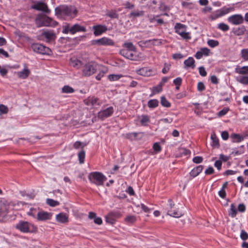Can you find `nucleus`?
<instances>
[{"instance_id": "nucleus-31", "label": "nucleus", "mask_w": 248, "mask_h": 248, "mask_svg": "<svg viewBox=\"0 0 248 248\" xmlns=\"http://www.w3.org/2000/svg\"><path fill=\"white\" fill-rule=\"evenodd\" d=\"M158 105V101L156 99H151L148 102V106L150 108H155Z\"/></svg>"}, {"instance_id": "nucleus-56", "label": "nucleus", "mask_w": 248, "mask_h": 248, "mask_svg": "<svg viewBox=\"0 0 248 248\" xmlns=\"http://www.w3.org/2000/svg\"><path fill=\"white\" fill-rule=\"evenodd\" d=\"M200 51L202 52V55L205 56H208L210 52V49L207 47L202 48Z\"/></svg>"}, {"instance_id": "nucleus-4", "label": "nucleus", "mask_w": 248, "mask_h": 248, "mask_svg": "<svg viewBox=\"0 0 248 248\" xmlns=\"http://www.w3.org/2000/svg\"><path fill=\"white\" fill-rule=\"evenodd\" d=\"M16 228L24 233L33 232L37 230V228L34 225L23 220L20 221L16 224Z\"/></svg>"}, {"instance_id": "nucleus-10", "label": "nucleus", "mask_w": 248, "mask_h": 248, "mask_svg": "<svg viewBox=\"0 0 248 248\" xmlns=\"http://www.w3.org/2000/svg\"><path fill=\"white\" fill-rule=\"evenodd\" d=\"M40 32L41 36L45 38L47 41L54 40L56 38V34L52 30L48 31L43 30L40 31Z\"/></svg>"}, {"instance_id": "nucleus-46", "label": "nucleus", "mask_w": 248, "mask_h": 248, "mask_svg": "<svg viewBox=\"0 0 248 248\" xmlns=\"http://www.w3.org/2000/svg\"><path fill=\"white\" fill-rule=\"evenodd\" d=\"M71 27L70 26L69 24L63 26L62 33L64 34H67L69 32L71 33Z\"/></svg>"}, {"instance_id": "nucleus-58", "label": "nucleus", "mask_w": 248, "mask_h": 248, "mask_svg": "<svg viewBox=\"0 0 248 248\" xmlns=\"http://www.w3.org/2000/svg\"><path fill=\"white\" fill-rule=\"evenodd\" d=\"M182 82V79L180 77L177 78L173 80V83L176 86H181Z\"/></svg>"}, {"instance_id": "nucleus-19", "label": "nucleus", "mask_w": 248, "mask_h": 248, "mask_svg": "<svg viewBox=\"0 0 248 248\" xmlns=\"http://www.w3.org/2000/svg\"><path fill=\"white\" fill-rule=\"evenodd\" d=\"M137 73L139 75L143 76H150L152 75V70L148 67H143L137 71Z\"/></svg>"}, {"instance_id": "nucleus-28", "label": "nucleus", "mask_w": 248, "mask_h": 248, "mask_svg": "<svg viewBox=\"0 0 248 248\" xmlns=\"http://www.w3.org/2000/svg\"><path fill=\"white\" fill-rule=\"evenodd\" d=\"M237 210L236 208L235 205L232 203L231 205V208L229 211V215L232 217H234L236 216Z\"/></svg>"}, {"instance_id": "nucleus-35", "label": "nucleus", "mask_w": 248, "mask_h": 248, "mask_svg": "<svg viewBox=\"0 0 248 248\" xmlns=\"http://www.w3.org/2000/svg\"><path fill=\"white\" fill-rule=\"evenodd\" d=\"M237 81L239 82L245 84H248V77L241 76L237 78Z\"/></svg>"}, {"instance_id": "nucleus-40", "label": "nucleus", "mask_w": 248, "mask_h": 248, "mask_svg": "<svg viewBox=\"0 0 248 248\" xmlns=\"http://www.w3.org/2000/svg\"><path fill=\"white\" fill-rule=\"evenodd\" d=\"M161 104L165 107L169 108L170 106V103L167 100L165 97H161Z\"/></svg>"}, {"instance_id": "nucleus-39", "label": "nucleus", "mask_w": 248, "mask_h": 248, "mask_svg": "<svg viewBox=\"0 0 248 248\" xmlns=\"http://www.w3.org/2000/svg\"><path fill=\"white\" fill-rule=\"evenodd\" d=\"M207 44L211 47H215L219 45V42L217 40L210 39L208 40Z\"/></svg>"}, {"instance_id": "nucleus-34", "label": "nucleus", "mask_w": 248, "mask_h": 248, "mask_svg": "<svg viewBox=\"0 0 248 248\" xmlns=\"http://www.w3.org/2000/svg\"><path fill=\"white\" fill-rule=\"evenodd\" d=\"M231 137L233 140H233V142L236 141V142H241V141H242L244 139V138L242 136H241L239 134H232Z\"/></svg>"}, {"instance_id": "nucleus-55", "label": "nucleus", "mask_w": 248, "mask_h": 248, "mask_svg": "<svg viewBox=\"0 0 248 248\" xmlns=\"http://www.w3.org/2000/svg\"><path fill=\"white\" fill-rule=\"evenodd\" d=\"M153 148L156 152H159L161 150V147L158 142L155 143L153 145Z\"/></svg>"}, {"instance_id": "nucleus-11", "label": "nucleus", "mask_w": 248, "mask_h": 248, "mask_svg": "<svg viewBox=\"0 0 248 248\" xmlns=\"http://www.w3.org/2000/svg\"><path fill=\"white\" fill-rule=\"evenodd\" d=\"M228 20L233 25H239L243 23L244 18L241 15L236 14L230 16Z\"/></svg>"}, {"instance_id": "nucleus-30", "label": "nucleus", "mask_w": 248, "mask_h": 248, "mask_svg": "<svg viewBox=\"0 0 248 248\" xmlns=\"http://www.w3.org/2000/svg\"><path fill=\"white\" fill-rule=\"evenodd\" d=\"M150 121V118L148 115H144L141 116L140 122L142 125L146 126Z\"/></svg>"}, {"instance_id": "nucleus-2", "label": "nucleus", "mask_w": 248, "mask_h": 248, "mask_svg": "<svg viewBox=\"0 0 248 248\" xmlns=\"http://www.w3.org/2000/svg\"><path fill=\"white\" fill-rule=\"evenodd\" d=\"M35 23L38 27L43 26H56L58 23L49 17L43 15H39L35 19Z\"/></svg>"}, {"instance_id": "nucleus-47", "label": "nucleus", "mask_w": 248, "mask_h": 248, "mask_svg": "<svg viewBox=\"0 0 248 248\" xmlns=\"http://www.w3.org/2000/svg\"><path fill=\"white\" fill-rule=\"evenodd\" d=\"M106 221L107 223L110 224H113L115 222V219L112 217H110L109 214L106 217Z\"/></svg>"}, {"instance_id": "nucleus-41", "label": "nucleus", "mask_w": 248, "mask_h": 248, "mask_svg": "<svg viewBox=\"0 0 248 248\" xmlns=\"http://www.w3.org/2000/svg\"><path fill=\"white\" fill-rule=\"evenodd\" d=\"M241 54L242 58L245 61H248V48L242 49Z\"/></svg>"}, {"instance_id": "nucleus-23", "label": "nucleus", "mask_w": 248, "mask_h": 248, "mask_svg": "<svg viewBox=\"0 0 248 248\" xmlns=\"http://www.w3.org/2000/svg\"><path fill=\"white\" fill-rule=\"evenodd\" d=\"M235 73L240 75H248V66H237L235 69Z\"/></svg>"}, {"instance_id": "nucleus-62", "label": "nucleus", "mask_w": 248, "mask_h": 248, "mask_svg": "<svg viewBox=\"0 0 248 248\" xmlns=\"http://www.w3.org/2000/svg\"><path fill=\"white\" fill-rule=\"evenodd\" d=\"M214 166L218 170H220L222 166V161L219 160H217L215 162Z\"/></svg>"}, {"instance_id": "nucleus-18", "label": "nucleus", "mask_w": 248, "mask_h": 248, "mask_svg": "<svg viewBox=\"0 0 248 248\" xmlns=\"http://www.w3.org/2000/svg\"><path fill=\"white\" fill-rule=\"evenodd\" d=\"M86 31L85 27L81 26L79 24H76L71 26V34H74L78 32H85Z\"/></svg>"}, {"instance_id": "nucleus-3", "label": "nucleus", "mask_w": 248, "mask_h": 248, "mask_svg": "<svg viewBox=\"0 0 248 248\" xmlns=\"http://www.w3.org/2000/svg\"><path fill=\"white\" fill-rule=\"evenodd\" d=\"M88 179L91 183L97 186H102L107 180V178L100 172H91L88 175Z\"/></svg>"}, {"instance_id": "nucleus-49", "label": "nucleus", "mask_w": 248, "mask_h": 248, "mask_svg": "<svg viewBox=\"0 0 248 248\" xmlns=\"http://www.w3.org/2000/svg\"><path fill=\"white\" fill-rule=\"evenodd\" d=\"M162 86L161 84H159L157 86L154 87L153 89V93H157L161 92L162 90Z\"/></svg>"}, {"instance_id": "nucleus-37", "label": "nucleus", "mask_w": 248, "mask_h": 248, "mask_svg": "<svg viewBox=\"0 0 248 248\" xmlns=\"http://www.w3.org/2000/svg\"><path fill=\"white\" fill-rule=\"evenodd\" d=\"M46 203L48 205H49V206H52V207H55V206H56L59 205V202H58L57 201H55L51 199H46Z\"/></svg>"}, {"instance_id": "nucleus-20", "label": "nucleus", "mask_w": 248, "mask_h": 248, "mask_svg": "<svg viewBox=\"0 0 248 248\" xmlns=\"http://www.w3.org/2000/svg\"><path fill=\"white\" fill-rule=\"evenodd\" d=\"M184 63L185 68L191 67L192 69H194L195 67V60L192 57H189L187 59L184 61Z\"/></svg>"}, {"instance_id": "nucleus-6", "label": "nucleus", "mask_w": 248, "mask_h": 248, "mask_svg": "<svg viewBox=\"0 0 248 248\" xmlns=\"http://www.w3.org/2000/svg\"><path fill=\"white\" fill-rule=\"evenodd\" d=\"M31 8L37 11H42L46 14L50 13V10L48 8L46 3L42 1H36L34 4L31 6Z\"/></svg>"}, {"instance_id": "nucleus-17", "label": "nucleus", "mask_w": 248, "mask_h": 248, "mask_svg": "<svg viewBox=\"0 0 248 248\" xmlns=\"http://www.w3.org/2000/svg\"><path fill=\"white\" fill-rule=\"evenodd\" d=\"M97 43L100 45L113 46L114 45V41L107 37H103L96 40Z\"/></svg>"}, {"instance_id": "nucleus-63", "label": "nucleus", "mask_w": 248, "mask_h": 248, "mask_svg": "<svg viewBox=\"0 0 248 248\" xmlns=\"http://www.w3.org/2000/svg\"><path fill=\"white\" fill-rule=\"evenodd\" d=\"M238 211L240 212H244L246 211V206L243 203L239 204L238 206Z\"/></svg>"}, {"instance_id": "nucleus-59", "label": "nucleus", "mask_w": 248, "mask_h": 248, "mask_svg": "<svg viewBox=\"0 0 248 248\" xmlns=\"http://www.w3.org/2000/svg\"><path fill=\"white\" fill-rule=\"evenodd\" d=\"M199 73L200 75L202 77H205L207 75L206 71L203 66H201L199 67Z\"/></svg>"}, {"instance_id": "nucleus-7", "label": "nucleus", "mask_w": 248, "mask_h": 248, "mask_svg": "<svg viewBox=\"0 0 248 248\" xmlns=\"http://www.w3.org/2000/svg\"><path fill=\"white\" fill-rule=\"evenodd\" d=\"M96 71V66L91 62L86 64L83 68L82 73L85 76H90L94 74Z\"/></svg>"}, {"instance_id": "nucleus-38", "label": "nucleus", "mask_w": 248, "mask_h": 248, "mask_svg": "<svg viewBox=\"0 0 248 248\" xmlns=\"http://www.w3.org/2000/svg\"><path fill=\"white\" fill-rule=\"evenodd\" d=\"M136 220V217L134 216H128L125 218V221L127 223H134Z\"/></svg>"}, {"instance_id": "nucleus-29", "label": "nucleus", "mask_w": 248, "mask_h": 248, "mask_svg": "<svg viewBox=\"0 0 248 248\" xmlns=\"http://www.w3.org/2000/svg\"><path fill=\"white\" fill-rule=\"evenodd\" d=\"M70 64L73 66L76 67L77 68H79L81 66V61L78 60L76 58H72L70 60Z\"/></svg>"}, {"instance_id": "nucleus-33", "label": "nucleus", "mask_w": 248, "mask_h": 248, "mask_svg": "<svg viewBox=\"0 0 248 248\" xmlns=\"http://www.w3.org/2000/svg\"><path fill=\"white\" fill-rule=\"evenodd\" d=\"M85 157V152L84 150H82L78 154V158L79 162L80 164H83L84 162Z\"/></svg>"}, {"instance_id": "nucleus-45", "label": "nucleus", "mask_w": 248, "mask_h": 248, "mask_svg": "<svg viewBox=\"0 0 248 248\" xmlns=\"http://www.w3.org/2000/svg\"><path fill=\"white\" fill-rule=\"evenodd\" d=\"M179 34L183 39L186 40H189L191 38L190 34L188 32H186V31H183L180 32Z\"/></svg>"}, {"instance_id": "nucleus-24", "label": "nucleus", "mask_w": 248, "mask_h": 248, "mask_svg": "<svg viewBox=\"0 0 248 248\" xmlns=\"http://www.w3.org/2000/svg\"><path fill=\"white\" fill-rule=\"evenodd\" d=\"M230 12V8L224 7L220 10L217 11V17H220L228 14Z\"/></svg>"}, {"instance_id": "nucleus-44", "label": "nucleus", "mask_w": 248, "mask_h": 248, "mask_svg": "<svg viewBox=\"0 0 248 248\" xmlns=\"http://www.w3.org/2000/svg\"><path fill=\"white\" fill-rule=\"evenodd\" d=\"M106 15L111 18H118V15L117 14V13L115 11H108Z\"/></svg>"}, {"instance_id": "nucleus-60", "label": "nucleus", "mask_w": 248, "mask_h": 248, "mask_svg": "<svg viewBox=\"0 0 248 248\" xmlns=\"http://www.w3.org/2000/svg\"><path fill=\"white\" fill-rule=\"evenodd\" d=\"M198 90L200 92H202L205 90V86L203 82H199L197 86Z\"/></svg>"}, {"instance_id": "nucleus-26", "label": "nucleus", "mask_w": 248, "mask_h": 248, "mask_svg": "<svg viewBox=\"0 0 248 248\" xmlns=\"http://www.w3.org/2000/svg\"><path fill=\"white\" fill-rule=\"evenodd\" d=\"M211 139L212 140V146L213 147H218L219 145V140L216 134L214 132L212 133Z\"/></svg>"}, {"instance_id": "nucleus-61", "label": "nucleus", "mask_w": 248, "mask_h": 248, "mask_svg": "<svg viewBox=\"0 0 248 248\" xmlns=\"http://www.w3.org/2000/svg\"><path fill=\"white\" fill-rule=\"evenodd\" d=\"M138 135V133L136 132H133L131 133L127 134V138L130 139V140H134L136 139Z\"/></svg>"}, {"instance_id": "nucleus-14", "label": "nucleus", "mask_w": 248, "mask_h": 248, "mask_svg": "<svg viewBox=\"0 0 248 248\" xmlns=\"http://www.w3.org/2000/svg\"><path fill=\"white\" fill-rule=\"evenodd\" d=\"M52 214L45 211H40L37 214V219L39 221H46L51 218Z\"/></svg>"}, {"instance_id": "nucleus-21", "label": "nucleus", "mask_w": 248, "mask_h": 248, "mask_svg": "<svg viewBox=\"0 0 248 248\" xmlns=\"http://www.w3.org/2000/svg\"><path fill=\"white\" fill-rule=\"evenodd\" d=\"M203 166L202 165H199L194 168L190 172V175L195 177L198 176L202 170Z\"/></svg>"}, {"instance_id": "nucleus-64", "label": "nucleus", "mask_w": 248, "mask_h": 248, "mask_svg": "<svg viewBox=\"0 0 248 248\" xmlns=\"http://www.w3.org/2000/svg\"><path fill=\"white\" fill-rule=\"evenodd\" d=\"M214 173V170L213 167H209L208 169H207L205 171V173L206 175L212 174Z\"/></svg>"}, {"instance_id": "nucleus-52", "label": "nucleus", "mask_w": 248, "mask_h": 248, "mask_svg": "<svg viewBox=\"0 0 248 248\" xmlns=\"http://www.w3.org/2000/svg\"><path fill=\"white\" fill-rule=\"evenodd\" d=\"M192 3L191 2H188L186 1H183L182 2V5L183 7L187 9H190L192 8Z\"/></svg>"}, {"instance_id": "nucleus-36", "label": "nucleus", "mask_w": 248, "mask_h": 248, "mask_svg": "<svg viewBox=\"0 0 248 248\" xmlns=\"http://www.w3.org/2000/svg\"><path fill=\"white\" fill-rule=\"evenodd\" d=\"M124 46L125 47L124 49H128L129 50H132L135 51L136 48L133 44L131 42L125 43L124 44Z\"/></svg>"}, {"instance_id": "nucleus-9", "label": "nucleus", "mask_w": 248, "mask_h": 248, "mask_svg": "<svg viewBox=\"0 0 248 248\" xmlns=\"http://www.w3.org/2000/svg\"><path fill=\"white\" fill-rule=\"evenodd\" d=\"M114 112V109L112 107H109L106 109L101 110L98 113L97 117L101 120L111 116Z\"/></svg>"}, {"instance_id": "nucleus-54", "label": "nucleus", "mask_w": 248, "mask_h": 248, "mask_svg": "<svg viewBox=\"0 0 248 248\" xmlns=\"http://www.w3.org/2000/svg\"><path fill=\"white\" fill-rule=\"evenodd\" d=\"M110 217H112L115 219L121 216V214L118 212H112L108 214Z\"/></svg>"}, {"instance_id": "nucleus-12", "label": "nucleus", "mask_w": 248, "mask_h": 248, "mask_svg": "<svg viewBox=\"0 0 248 248\" xmlns=\"http://www.w3.org/2000/svg\"><path fill=\"white\" fill-rule=\"evenodd\" d=\"M88 106H92L93 108L100 106L102 102L98 98L95 97H89L85 102Z\"/></svg>"}, {"instance_id": "nucleus-48", "label": "nucleus", "mask_w": 248, "mask_h": 248, "mask_svg": "<svg viewBox=\"0 0 248 248\" xmlns=\"http://www.w3.org/2000/svg\"><path fill=\"white\" fill-rule=\"evenodd\" d=\"M121 76L119 75H110L108 76V79L110 81H116L118 80L120 78Z\"/></svg>"}, {"instance_id": "nucleus-53", "label": "nucleus", "mask_w": 248, "mask_h": 248, "mask_svg": "<svg viewBox=\"0 0 248 248\" xmlns=\"http://www.w3.org/2000/svg\"><path fill=\"white\" fill-rule=\"evenodd\" d=\"M203 161V158L202 156H197L193 158V162L195 163H201Z\"/></svg>"}, {"instance_id": "nucleus-42", "label": "nucleus", "mask_w": 248, "mask_h": 248, "mask_svg": "<svg viewBox=\"0 0 248 248\" xmlns=\"http://www.w3.org/2000/svg\"><path fill=\"white\" fill-rule=\"evenodd\" d=\"M8 108L7 106L3 104H0V115L7 114L8 112Z\"/></svg>"}, {"instance_id": "nucleus-22", "label": "nucleus", "mask_w": 248, "mask_h": 248, "mask_svg": "<svg viewBox=\"0 0 248 248\" xmlns=\"http://www.w3.org/2000/svg\"><path fill=\"white\" fill-rule=\"evenodd\" d=\"M56 218L57 221L61 223H64L68 222V217L64 213H61L57 215Z\"/></svg>"}, {"instance_id": "nucleus-43", "label": "nucleus", "mask_w": 248, "mask_h": 248, "mask_svg": "<svg viewBox=\"0 0 248 248\" xmlns=\"http://www.w3.org/2000/svg\"><path fill=\"white\" fill-rule=\"evenodd\" d=\"M218 28L224 31H227L229 30V26L224 23H219L218 25Z\"/></svg>"}, {"instance_id": "nucleus-51", "label": "nucleus", "mask_w": 248, "mask_h": 248, "mask_svg": "<svg viewBox=\"0 0 248 248\" xmlns=\"http://www.w3.org/2000/svg\"><path fill=\"white\" fill-rule=\"evenodd\" d=\"M240 237L243 240H246L248 238V234L244 230L241 231Z\"/></svg>"}, {"instance_id": "nucleus-32", "label": "nucleus", "mask_w": 248, "mask_h": 248, "mask_svg": "<svg viewBox=\"0 0 248 248\" xmlns=\"http://www.w3.org/2000/svg\"><path fill=\"white\" fill-rule=\"evenodd\" d=\"M75 90L71 87L65 85L62 88V93H73Z\"/></svg>"}, {"instance_id": "nucleus-1", "label": "nucleus", "mask_w": 248, "mask_h": 248, "mask_svg": "<svg viewBox=\"0 0 248 248\" xmlns=\"http://www.w3.org/2000/svg\"><path fill=\"white\" fill-rule=\"evenodd\" d=\"M55 11L57 16H64L67 19L75 17L78 14L77 9L72 6L61 5L56 7Z\"/></svg>"}, {"instance_id": "nucleus-27", "label": "nucleus", "mask_w": 248, "mask_h": 248, "mask_svg": "<svg viewBox=\"0 0 248 248\" xmlns=\"http://www.w3.org/2000/svg\"><path fill=\"white\" fill-rule=\"evenodd\" d=\"M175 32L179 34L183 31H186V26L181 23H176L175 26Z\"/></svg>"}, {"instance_id": "nucleus-25", "label": "nucleus", "mask_w": 248, "mask_h": 248, "mask_svg": "<svg viewBox=\"0 0 248 248\" xmlns=\"http://www.w3.org/2000/svg\"><path fill=\"white\" fill-rule=\"evenodd\" d=\"M246 31V29L245 27L241 26L238 28H234L232 31L235 35L240 36L243 35Z\"/></svg>"}, {"instance_id": "nucleus-5", "label": "nucleus", "mask_w": 248, "mask_h": 248, "mask_svg": "<svg viewBox=\"0 0 248 248\" xmlns=\"http://www.w3.org/2000/svg\"><path fill=\"white\" fill-rule=\"evenodd\" d=\"M175 204L170 199L168 200L166 209L167 210V214L174 217L178 218L183 216V214L176 210H173Z\"/></svg>"}, {"instance_id": "nucleus-13", "label": "nucleus", "mask_w": 248, "mask_h": 248, "mask_svg": "<svg viewBox=\"0 0 248 248\" xmlns=\"http://www.w3.org/2000/svg\"><path fill=\"white\" fill-rule=\"evenodd\" d=\"M134 52H135V51L129 50L128 49H122L120 51L121 55L131 60H136V56L135 54H134Z\"/></svg>"}, {"instance_id": "nucleus-57", "label": "nucleus", "mask_w": 248, "mask_h": 248, "mask_svg": "<svg viewBox=\"0 0 248 248\" xmlns=\"http://www.w3.org/2000/svg\"><path fill=\"white\" fill-rule=\"evenodd\" d=\"M143 15V12L142 11L140 12H133L131 13L130 16L133 17H138L141 16Z\"/></svg>"}, {"instance_id": "nucleus-8", "label": "nucleus", "mask_w": 248, "mask_h": 248, "mask_svg": "<svg viewBox=\"0 0 248 248\" xmlns=\"http://www.w3.org/2000/svg\"><path fill=\"white\" fill-rule=\"evenodd\" d=\"M31 48L34 52L42 54H48L50 51L48 47L38 43L32 44Z\"/></svg>"}, {"instance_id": "nucleus-16", "label": "nucleus", "mask_w": 248, "mask_h": 248, "mask_svg": "<svg viewBox=\"0 0 248 248\" xmlns=\"http://www.w3.org/2000/svg\"><path fill=\"white\" fill-rule=\"evenodd\" d=\"M31 72L28 68L26 64L24 65V69L21 71L16 72L17 77L21 79H26L30 75Z\"/></svg>"}, {"instance_id": "nucleus-15", "label": "nucleus", "mask_w": 248, "mask_h": 248, "mask_svg": "<svg viewBox=\"0 0 248 248\" xmlns=\"http://www.w3.org/2000/svg\"><path fill=\"white\" fill-rule=\"evenodd\" d=\"M93 33L95 36H98L105 32L107 30V26L102 25H97L93 26Z\"/></svg>"}, {"instance_id": "nucleus-50", "label": "nucleus", "mask_w": 248, "mask_h": 248, "mask_svg": "<svg viewBox=\"0 0 248 248\" xmlns=\"http://www.w3.org/2000/svg\"><path fill=\"white\" fill-rule=\"evenodd\" d=\"M229 110V108H224L222 110L219 111L218 113V115L219 117L223 116L227 114V113Z\"/></svg>"}]
</instances>
